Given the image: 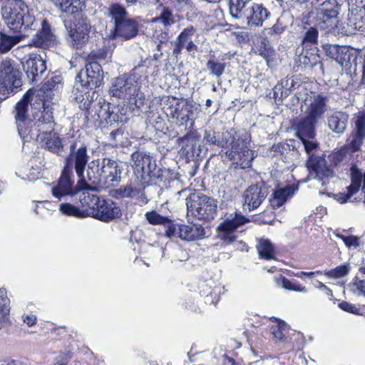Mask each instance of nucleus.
I'll use <instances>...</instances> for the list:
<instances>
[{
  "instance_id": "obj_38",
  "label": "nucleus",
  "mask_w": 365,
  "mask_h": 365,
  "mask_svg": "<svg viewBox=\"0 0 365 365\" xmlns=\"http://www.w3.org/2000/svg\"><path fill=\"white\" fill-rule=\"evenodd\" d=\"M274 282L278 287L289 291L302 293L307 292V289L305 287L297 282L289 280L281 274L274 277Z\"/></svg>"
},
{
  "instance_id": "obj_15",
  "label": "nucleus",
  "mask_w": 365,
  "mask_h": 365,
  "mask_svg": "<svg viewBox=\"0 0 365 365\" xmlns=\"http://www.w3.org/2000/svg\"><path fill=\"white\" fill-rule=\"evenodd\" d=\"M32 95H34V91L29 89L16 105V120L18 133L21 138L26 140L28 134L31 132L29 130V125L31 122L28 118L27 113Z\"/></svg>"
},
{
  "instance_id": "obj_53",
  "label": "nucleus",
  "mask_w": 365,
  "mask_h": 365,
  "mask_svg": "<svg viewBox=\"0 0 365 365\" xmlns=\"http://www.w3.org/2000/svg\"><path fill=\"white\" fill-rule=\"evenodd\" d=\"M61 81L62 78L61 76H53L47 78L46 81L43 83V88L46 91L58 89L61 84Z\"/></svg>"
},
{
  "instance_id": "obj_19",
  "label": "nucleus",
  "mask_w": 365,
  "mask_h": 365,
  "mask_svg": "<svg viewBox=\"0 0 365 365\" xmlns=\"http://www.w3.org/2000/svg\"><path fill=\"white\" fill-rule=\"evenodd\" d=\"M341 7L337 0H326L316 7V18L323 24H331L337 19Z\"/></svg>"
},
{
  "instance_id": "obj_27",
  "label": "nucleus",
  "mask_w": 365,
  "mask_h": 365,
  "mask_svg": "<svg viewBox=\"0 0 365 365\" xmlns=\"http://www.w3.org/2000/svg\"><path fill=\"white\" fill-rule=\"evenodd\" d=\"M11 31H0V53H8L24 37L21 33L11 34Z\"/></svg>"
},
{
  "instance_id": "obj_43",
  "label": "nucleus",
  "mask_w": 365,
  "mask_h": 365,
  "mask_svg": "<svg viewBox=\"0 0 365 365\" xmlns=\"http://www.w3.org/2000/svg\"><path fill=\"white\" fill-rule=\"evenodd\" d=\"M288 330L289 326L284 321H278L277 324L272 326L270 329L273 338L277 341H282Z\"/></svg>"
},
{
  "instance_id": "obj_12",
  "label": "nucleus",
  "mask_w": 365,
  "mask_h": 365,
  "mask_svg": "<svg viewBox=\"0 0 365 365\" xmlns=\"http://www.w3.org/2000/svg\"><path fill=\"white\" fill-rule=\"evenodd\" d=\"M76 14L78 16L80 15L81 17L78 19L77 24H75L74 27H73L71 21L66 20L64 21V25L71 38L72 45L78 48L83 43L88 41L91 26L90 19L86 12H83V10Z\"/></svg>"
},
{
  "instance_id": "obj_44",
  "label": "nucleus",
  "mask_w": 365,
  "mask_h": 365,
  "mask_svg": "<svg viewBox=\"0 0 365 365\" xmlns=\"http://www.w3.org/2000/svg\"><path fill=\"white\" fill-rule=\"evenodd\" d=\"M110 14L115 21V26L129 18L125 8L119 4L112 5L110 8Z\"/></svg>"
},
{
  "instance_id": "obj_45",
  "label": "nucleus",
  "mask_w": 365,
  "mask_h": 365,
  "mask_svg": "<svg viewBox=\"0 0 365 365\" xmlns=\"http://www.w3.org/2000/svg\"><path fill=\"white\" fill-rule=\"evenodd\" d=\"M99 105L101 108L100 110L93 115V120L95 121V126L101 125L103 121L106 120L110 116L108 113V104H106L105 102L102 104L101 102H100Z\"/></svg>"
},
{
  "instance_id": "obj_55",
  "label": "nucleus",
  "mask_w": 365,
  "mask_h": 365,
  "mask_svg": "<svg viewBox=\"0 0 365 365\" xmlns=\"http://www.w3.org/2000/svg\"><path fill=\"white\" fill-rule=\"evenodd\" d=\"M36 120L35 123H41L42 124H46V122L54 121L53 117L52 115V113L49 110H43L42 112H40L39 114L36 115Z\"/></svg>"
},
{
  "instance_id": "obj_42",
  "label": "nucleus",
  "mask_w": 365,
  "mask_h": 365,
  "mask_svg": "<svg viewBox=\"0 0 365 365\" xmlns=\"http://www.w3.org/2000/svg\"><path fill=\"white\" fill-rule=\"evenodd\" d=\"M175 21L173 14L168 9H164L158 17L152 19L153 24H161L165 28L170 26Z\"/></svg>"
},
{
  "instance_id": "obj_30",
  "label": "nucleus",
  "mask_w": 365,
  "mask_h": 365,
  "mask_svg": "<svg viewBox=\"0 0 365 365\" xmlns=\"http://www.w3.org/2000/svg\"><path fill=\"white\" fill-rule=\"evenodd\" d=\"M348 118V115L343 112H334L327 118L329 128L336 133H343L346 130Z\"/></svg>"
},
{
  "instance_id": "obj_47",
  "label": "nucleus",
  "mask_w": 365,
  "mask_h": 365,
  "mask_svg": "<svg viewBox=\"0 0 365 365\" xmlns=\"http://www.w3.org/2000/svg\"><path fill=\"white\" fill-rule=\"evenodd\" d=\"M145 216L148 222L153 225H166L169 221L168 217L160 215L156 211L147 212Z\"/></svg>"
},
{
  "instance_id": "obj_52",
  "label": "nucleus",
  "mask_w": 365,
  "mask_h": 365,
  "mask_svg": "<svg viewBox=\"0 0 365 365\" xmlns=\"http://www.w3.org/2000/svg\"><path fill=\"white\" fill-rule=\"evenodd\" d=\"M129 185H130L131 197L138 196L140 197L142 202L146 204L148 202V200L143 192L144 186L138 182H131Z\"/></svg>"
},
{
  "instance_id": "obj_18",
  "label": "nucleus",
  "mask_w": 365,
  "mask_h": 365,
  "mask_svg": "<svg viewBox=\"0 0 365 365\" xmlns=\"http://www.w3.org/2000/svg\"><path fill=\"white\" fill-rule=\"evenodd\" d=\"M365 138V115L359 116L355 122V128L349 135L346 144L339 155L358 151Z\"/></svg>"
},
{
  "instance_id": "obj_50",
  "label": "nucleus",
  "mask_w": 365,
  "mask_h": 365,
  "mask_svg": "<svg viewBox=\"0 0 365 365\" xmlns=\"http://www.w3.org/2000/svg\"><path fill=\"white\" fill-rule=\"evenodd\" d=\"M323 49L324 50L327 56L336 60V61H340V54L342 48H341L339 46L333 44H324L323 45ZM343 51H341V53Z\"/></svg>"
},
{
  "instance_id": "obj_59",
  "label": "nucleus",
  "mask_w": 365,
  "mask_h": 365,
  "mask_svg": "<svg viewBox=\"0 0 365 365\" xmlns=\"http://www.w3.org/2000/svg\"><path fill=\"white\" fill-rule=\"evenodd\" d=\"M116 197H131V190L130 185H126L125 187H120L115 190Z\"/></svg>"
},
{
  "instance_id": "obj_5",
  "label": "nucleus",
  "mask_w": 365,
  "mask_h": 365,
  "mask_svg": "<svg viewBox=\"0 0 365 365\" xmlns=\"http://www.w3.org/2000/svg\"><path fill=\"white\" fill-rule=\"evenodd\" d=\"M93 191L115 186L121 180L118 163L110 159L93 160Z\"/></svg>"
},
{
  "instance_id": "obj_37",
  "label": "nucleus",
  "mask_w": 365,
  "mask_h": 365,
  "mask_svg": "<svg viewBox=\"0 0 365 365\" xmlns=\"http://www.w3.org/2000/svg\"><path fill=\"white\" fill-rule=\"evenodd\" d=\"M259 257L267 260L274 258L275 250L273 245L267 239L261 238L256 245Z\"/></svg>"
},
{
  "instance_id": "obj_17",
  "label": "nucleus",
  "mask_w": 365,
  "mask_h": 365,
  "mask_svg": "<svg viewBox=\"0 0 365 365\" xmlns=\"http://www.w3.org/2000/svg\"><path fill=\"white\" fill-rule=\"evenodd\" d=\"M328 98L320 94H312L305 98L301 110L307 115L318 120L328 110Z\"/></svg>"
},
{
  "instance_id": "obj_13",
  "label": "nucleus",
  "mask_w": 365,
  "mask_h": 365,
  "mask_svg": "<svg viewBox=\"0 0 365 365\" xmlns=\"http://www.w3.org/2000/svg\"><path fill=\"white\" fill-rule=\"evenodd\" d=\"M91 66V62L86 63V68L80 71L76 77V100L79 103V108L85 110L90 113L89 110L91 107V98L90 96V83L91 76H89L88 66Z\"/></svg>"
},
{
  "instance_id": "obj_61",
  "label": "nucleus",
  "mask_w": 365,
  "mask_h": 365,
  "mask_svg": "<svg viewBox=\"0 0 365 365\" xmlns=\"http://www.w3.org/2000/svg\"><path fill=\"white\" fill-rule=\"evenodd\" d=\"M125 1L128 4H131V5H135L137 3H139L140 4L147 5V6L155 5L158 1V0H125Z\"/></svg>"
},
{
  "instance_id": "obj_64",
  "label": "nucleus",
  "mask_w": 365,
  "mask_h": 365,
  "mask_svg": "<svg viewBox=\"0 0 365 365\" xmlns=\"http://www.w3.org/2000/svg\"><path fill=\"white\" fill-rule=\"evenodd\" d=\"M354 285L365 296V280L356 279Z\"/></svg>"
},
{
  "instance_id": "obj_60",
  "label": "nucleus",
  "mask_w": 365,
  "mask_h": 365,
  "mask_svg": "<svg viewBox=\"0 0 365 365\" xmlns=\"http://www.w3.org/2000/svg\"><path fill=\"white\" fill-rule=\"evenodd\" d=\"M345 245L348 247H358L361 245L360 237L354 235L347 236Z\"/></svg>"
},
{
  "instance_id": "obj_2",
  "label": "nucleus",
  "mask_w": 365,
  "mask_h": 365,
  "mask_svg": "<svg viewBox=\"0 0 365 365\" xmlns=\"http://www.w3.org/2000/svg\"><path fill=\"white\" fill-rule=\"evenodd\" d=\"M249 144L248 136L239 133L235 129L221 133L220 148L228 149L227 155L242 169L250 168L254 159V153L250 149Z\"/></svg>"
},
{
  "instance_id": "obj_29",
  "label": "nucleus",
  "mask_w": 365,
  "mask_h": 365,
  "mask_svg": "<svg viewBox=\"0 0 365 365\" xmlns=\"http://www.w3.org/2000/svg\"><path fill=\"white\" fill-rule=\"evenodd\" d=\"M110 58V52L108 49L103 48L100 50L97 53L93 55V59L97 58L100 60L106 61L107 58ZM93 73L96 74L93 75V83H95L96 88H98L103 82V72L101 68V66L94 61L93 60Z\"/></svg>"
},
{
  "instance_id": "obj_41",
  "label": "nucleus",
  "mask_w": 365,
  "mask_h": 365,
  "mask_svg": "<svg viewBox=\"0 0 365 365\" xmlns=\"http://www.w3.org/2000/svg\"><path fill=\"white\" fill-rule=\"evenodd\" d=\"M41 143H43L46 148L56 154H59L63 150V145L59 137L55 133H52L41 138L39 140Z\"/></svg>"
},
{
  "instance_id": "obj_56",
  "label": "nucleus",
  "mask_w": 365,
  "mask_h": 365,
  "mask_svg": "<svg viewBox=\"0 0 365 365\" xmlns=\"http://www.w3.org/2000/svg\"><path fill=\"white\" fill-rule=\"evenodd\" d=\"M284 31V26L280 23L279 19H277L276 24L272 27L264 29V33L272 35L273 34H282Z\"/></svg>"
},
{
  "instance_id": "obj_21",
  "label": "nucleus",
  "mask_w": 365,
  "mask_h": 365,
  "mask_svg": "<svg viewBox=\"0 0 365 365\" xmlns=\"http://www.w3.org/2000/svg\"><path fill=\"white\" fill-rule=\"evenodd\" d=\"M269 16V11L262 4H252L240 19L248 26L256 27L262 26Z\"/></svg>"
},
{
  "instance_id": "obj_22",
  "label": "nucleus",
  "mask_w": 365,
  "mask_h": 365,
  "mask_svg": "<svg viewBox=\"0 0 365 365\" xmlns=\"http://www.w3.org/2000/svg\"><path fill=\"white\" fill-rule=\"evenodd\" d=\"M138 31V24L133 19L128 18L116 24L114 29V37H121L124 39H130L135 37Z\"/></svg>"
},
{
  "instance_id": "obj_6",
  "label": "nucleus",
  "mask_w": 365,
  "mask_h": 365,
  "mask_svg": "<svg viewBox=\"0 0 365 365\" xmlns=\"http://www.w3.org/2000/svg\"><path fill=\"white\" fill-rule=\"evenodd\" d=\"M22 86L21 72L19 64L9 58L0 61V95L7 98Z\"/></svg>"
},
{
  "instance_id": "obj_62",
  "label": "nucleus",
  "mask_w": 365,
  "mask_h": 365,
  "mask_svg": "<svg viewBox=\"0 0 365 365\" xmlns=\"http://www.w3.org/2000/svg\"><path fill=\"white\" fill-rule=\"evenodd\" d=\"M180 10L185 11L191 7V0H173Z\"/></svg>"
},
{
  "instance_id": "obj_48",
  "label": "nucleus",
  "mask_w": 365,
  "mask_h": 365,
  "mask_svg": "<svg viewBox=\"0 0 365 365\" xmlns=\"http://www.w3.org/2000/svg\"><path fill=\"white\" fill-rule=\"evenodd\" d=\"M318 30L314 27H310L304 34L302 39V46L307 47L309 46L317 43Z\"/></svg>"
},
{
  "instance_id": "obj_16",
  "label": "nucleus",
  "mask_w": 365,
  "mask_h": 365,
  "mask_svg": "<svg viewBox=\"0 0 365 365\" xmlns=\"http://www.w3.org/2000/svg\"><path fill=\"white\" fill-rule=\"evenodd\" d=\"M350 178L351 184L347 187V192H339L334 195V198L341 204L346 203L347 202H354L356 200V198L351 199L352 196L356 194L361 186L362 192L364 193V201L365 203V172L362 173L356 165L351 166L350 168Z\"/></svg>"
},
{
  "instance_id": "obj_40",
  "label": "nucleus",
  "mask_w": 365,
  "mask_h": 365,
  "mask_svg": "<svg viewBox=\"0 0 365 365\" xmlns=\"http://www.w3.org/2000/svg\"><path fill=\"white\" fill-rule=\"evenodd\" d=\"M252 0H230V12L232 17L240 19L249 9Z\"/></svg>"
},
{
  "instance_id": "obj_39",
  "label": "nucleus",
  "mask_w": 365,
  "mask_h": 365,
  "mask_svg": "<svg viewBox=\"0 0 365 365\" xmlns=\"http://www.w3.org/2000/svg\"><path fill=\"white\" fill-rule=\"evenodd\" d=\"M226 66L225 63L219 62L215 56H210L206 63L210 75L217 78L219 85L221 83L220 78L225 70Z\"/></svg>"
},
{
  "instance_id": "obj_7",
  "label": "nucleus",
  "mask_w": 365,
  "mask_h": 365,
  "mask_svg": "<svg viewBox=\"0 0 365 365\" xmlns=\"http://www.w3.org/2000/svg\"><path fill=\"white\" fill-rule=\"evenodd\" d=\"M186 205L188 214L199 220L210 221L217 214V200L205 195H190L186 199Z\"/></svg>"
},
{
  "instance_id": "obj_9",
  "label": "nucleus",
  "mask_w": 365,
  "mask_h": 365,
  "mask_svg": "<svg viewBox=\"0 0 365 365\" xmlns=\"http://www.w3.org/2000/svg\"><path fill=\"white\" fill-rule=\"evenodd\" d=\"M249 222L250 219L240 212L226 214L217 226V237L227 245L232 244L237 239L235 230Z\"/></svg>"
},
{
  "instance_id": "obj_33",
  "label": "nucleus",
  "mask_w": 365,
  "mask_h": 365,
  "mask_svg": "<svg viewBox=\"0 0 365 365\" xmlns=\"http://www.w3.org/2000/svg\"><path fill=\"white\" fill-rule=\"evenodd\" d=\"M185 99L177 98L173 96H167L163 101V109L165 113L170 118L175 119L180 114L181 104L185 103Z\"/></svg>"
},
{
  "instance_id": "obj_49",
  "label": "nucleus",
  "mask_w": 365,
  "mask_h": 365,
  "mask_svg": "<svg viewBox=\"0 0 365 365\" xmlns=\"http://www.w3.org/2000/svg\"><path fill=\"white\" fill-rule=\"evenodd\" d=\"M203 140L209 145H221V133L212 130H205Z\"/></svg>"
},
{
  "instance_id": "obj_31",
  "label": "nucleus",
  "mask_w": 365,
  "mask_h": 365,
  "mask_svg": "<svg viewBox=\"0 0 365 365\" xmlns=\"http://www.w3.org/2000/svg\"><path fill=\"white\" fill-rule=\"evenodd\" d=\"M59 9L66 14H76L85 9L86 0H51Z\"/></svg>"
},
{
  "instance_id": "obj_36",
  "label": "nucleus",
  "mask_w": 365,
  "mask_h": 365,
  "mask_svg": "<svg viewBox=\"0 0 365 365\" xmlns=\"http://www.w3.org/2000/svg\"><path fill=\"white\" fill-rule=\"evenodd\" d=\"M81 206L83 207L82 210H79L71 203H62L60 205L59 210L62 213L69 216H74L81 218L91 217V203L88 207L83 206L82 204Z\"/></svg>"
},
{
  "instance_id": "obj_8",
  "label": "nucleus",
  "mask_w": 365,
  "mask_h": 365,
  "mask_svg": "<svg viewBox=\"0 0 365 365\" xmlns=\"http://www.w3.org/2000/svg\"><path fill=\"white\" fill-rule=\"evenodd\" d=\"M313 138L300 139L304 145L307 153L309 155L307 161V166L315 173L314 179L322 185H326L329 180L334 177V172L327 165L324 158L315 157L312 155L317 148V143L312 140Z\"/></svg>"
},
{
  "instance_id": "obj_24",
  "label": "nucleus",
  "mask_w": 365,
  "mask_h": 365,
  "mask_svg": "<svg viewBox=\"0 0 365 365\" xmlns=\"http://www.w3.org/2000/svg\"><path fill=\"white\" fill-rule=\"evenodd\" d=\"M347 25L353 30L365 31V6L349 10Z\"/></svg>"
},
{
  "instance_id": "obj_58",
  "label": "nucleus",
  "mask_w": 365,
  "mask_h": 365,
  "mask_svg": "<svg viewBox=\"0 0 365 365\" xmlns=\"http://www.w3.org/2000/svg\"><path fill=\"white\" fill-rule=\"evenodd\" d=\"M329 32L331 34H333L334 35H339V34H346L348 32L346 27L343 26L341 23H340L339 21H336V24L334 27H331Z\"/></svg>"
},
{
  "instance_id": "obj_46",
  "label": "nucleus",
  "mask_w": 365,
  "mask_h": 365,
  "mask_svg": "<svg viewBox=\"0 0 365 365\" xmlns=\"http://www.w3.org/2000/svg\"><path fill=\"white\" fill-rule=\"evenodd\" d=\"M10 300L7 297L6 289L0 288V318H6L9 314Z\"/></svg>"
},
{
  "instance_id": "obj_11",
  "label": "nucleus",
  "mask_w": 365,
  "mask_h": 365,
  "mask_svg": "<svg viewBox=\"0 0 365 365\" xmlns=\"http://www.w3.org/2000/svg\"><path fill=\"white\" fill-rule=\"evenodd\" d=\"M46 57L44 52H34L24 57L22 66L31 83H37L43 78L47 71Z\"/></svg>"
},
{
  "instance_id": "obj_34",
  "label": "nucleus",
  "mask_w": 365,
  "mask_h": 365,
  "mask_svg": "<svg viewBox=\"0 0 365 365\" xmlns=\"http://www.w3.org/2000/svg\"><path fill=\"white\" fill-rule=\"evenodd\" d=\"M180 114L178 115L176 123L182 125H186L187 122L192 120L194 118V110L197 109V106L192 101L185 100V103L181 104Z\"/></svg>"
},
{
  "instance_id": "obj_10",
  "label": "nucleus",
  "mask_w": 365,
  "mask_h": 365,
  "mask_svg": "<svg viewBox=\"0 0 365 365\" xmlns=\"http://www.w3.org/2000/svg\"><path fill=\"white\" fill-rule=\"evenodd\" d=\"M30 29L36 31L29 44L30 46L48 49L56 44V36L46 19L42 16L36 18Z\"/></svg>"
},
{
  "instance_id": "obj_35",
  "label": "nucleus",
  "mask_w": 365,
  "mask_h": 365,
  "mask_svg": "<svg viewBox=\"0 0 365 365\" xmlns=\"http://www.w3.org/2000/svg\"><path fill=\"white\" fill-rule=\"evenodd\" d=\"M132 160L133 166L138 170H141L143 173H149L151 171V157L146 153L137 151L132 154Z\"/></svg>"
},
{
  "instance_id": "obj_63",
  "label": "nucleus",
  "mask_w": 365,
  "mask_h": 365,
  "mask_svg": "<svg viewBox=\"0 0 365 365\" xmlns=\"http://www.w3.org/2000/svg\"><path fill=\"white\" fill-rule=\"evenodd\" d=\"M220 299V297L218 293L214 291V292H211L210 294L207 295L205 297V301L207 303L210 304H216Z\"/></svg>"
},
{
  "instance_id": "obj_28",
  "label": "nucleus",
  "mask_w": 365,
  "mask_h": 365,
  "mask_svg": "<svg viewBox=\"0 0 365 365\" xmlns=\"http://www.w3.org/2000/svg\"><path fill=\"white\" fill-rule=\"evenodd\" d=\"M54 121L49 120L46 122V124L34 123V126H31V123L29 125V130H30L31 132L28 134L27 140H24L28 141L30 139L36 138L37 140H39L41 138H44L46 135L52 133L54 130Z\"/></svg>"
},
{
  "instance_id": "obj_51",
  "label": "nucleus",
  "mask_w": 365,
  "mask_h": 365,
  "mask_svg": "<svg viewBox=\"0 0 365 365\" xmlns=\"http://www.w3.org/2000/svg\"><path fill=\"white\" fill-rule=\"evenodd\" d=\"M349 272V266L340 265L337 267L324 272V274L329 277L340 278L347 275Z\"/></svg>"
},
{
  "instance_id": "obj_20",
  "label": "nucleus",
  "mask_w": 365,
  "mask_h": 365,
  "mask_svg": "<svg viewBox=\"0 0 365 365\" xmlns=\"http://www.w3.org/2000/svg\"><path fill=\"white\" fill-rule=\"evenodd\" d=\"M267 189L262 185H251L244 192V210L257 209L267 196Z\"/></svg>"
},
{
  "instance_id": "obj_26",
  "label": "nucleus",
  "mask_w": 365,
  "mask_h": 365,
  "mask_svg": "<svg viewBox=\"0 0 365 365\" xmlns=\"http://www.w3.org/2000/svg\"><path fill=\"white\" fill-rule=\"evenodd\" d=\"M297 189V185H292L276 190L272 194V197L269 200L271 206L273 208L281 207L288 198L295 193Z\"/></svg>"
},
{
  "instance_id": "obj_14",
  "label": "nucleus",
  "mask_w": 365,
  "mask_h": 365,
  "mask_svg": "<svg viewBox=\"0 0 365 365\" xmlns=\"http://www.w3.org/2000/svg\"><path fill=\"white\" fill-rule=\"evenodd\" d=\"M93 217L103 222H109L122 216L118 206L110 200L93 194Z\"/></svg>"
},
{
  "instance_id": "obj_4",
  "label": "nucleus",
  "mask_w": 365,
  "mask_h": 365,
  "mask_svg": "<svg viewBox=\"0 0 365 365\" xmlns=\"http://www.w3.org/2000/svg\"><path fill=\"white\" fill-rule=\"evenodd\" d=\"M137 69L135 66L128 77L123 76L115 78L110 91L113 96L127 99L139 108L143 105L144 96L139 93L141 76L137 73Z\"/></svg>"
},
{
  "instance_id": "obj_54",
  "label": "nucleus",
  "mask_w": 365,
  "mask_h": 365,
  "mask_svg": "<svg viewBox=\"0 0 365 365\" xmlns=\"http://www.w3.org/2000/svg\"><path fill=\"white\" fill-rule=\"evenodd\" d=\"M166 225L167 227L165 230V235L170 238L179 237V230L180 228V225L173 224L170 219Z\"/></svg>"
},
{
  "instance_id": "obj_1",
  "label": "nucleus",
  "mask_w": 365,
  "mask_h": 365,
  "mask_svg": "<svg viewBox=\"0 0 365 365\" xmlns=\"http://www.w3.org/2000/svg\"><path fill=\"white\" fill-rule=\"evenodd\" d=\"M75 149L76 143H73L70 146L71 153L66 158V165L58 183L52 188V194L58 200H61L66 195L74 196L79 194L81 204L88 207L91 203V186L87 182V180H90L91 178L88 170L86 178L84 170L88 156L86 147H80L76 152Z\"/></svg>"
},
{
  "instance_id": "obj_23",
  "label": "nucleus",
  "mask_w": 365,
  "mask_h": 365,
  "mask_svg": "<svg viewBox=\"0 0 365 365\" xmlns=\"http://www.w3.org/2000/svg\"><path fill=\"white\" fill-rule=\"evenodd\" d=\"M205 229L199 224L180 225L179 238L185 241H195L204 237Z\"/></svg>"
},
{
  "instance_id": "obj_3",
  "label": "nucleus",
  "mask_w": 365,
  "mask_h": 365,
  "mask_svg": "<svg viewBox=\"0 0 365 365\" xmlns=\"http://www.w3.org/2000/svg\"><path fill=\"white\" fill-rule=\"evenodd\" d=\"M2 15L9 29L14 33L29 30L36 19L22 0H9L2 8Z\"/></svg>"
},
{
  "instance_id": "obj_57",
  "label": "nucleus",
  "mask_w": 365,
  "mask_h": 365,
  "mask_svg": "<svg viewBox=\"0 0 365 365\" xmlns=\"http://www.w3.org/2000/svg\"><path fill=\"white\" fill-rule=\"evenodd\" d=\"M339 307L344 311L351 314H359V309L353 304L347 302H342L339 304Z\"/></svg>"
},
{
  "instance_id": "obj_32",
  "label": "nucleus",
  "mask_w": 365,
  "mask_h": 365,
  "mask_svg": "<svg viewBox=\"0 0 365 365\" xmlns=\"http://www.w3.org/2000/svg\"><path fill=\"white\" fill-rule=\"evenodd\" d=\"M195 33L196 29L190 25L180 33L176 38V41L180 43L181 46H184L188 52L196 51L197 47L192 41V36Z\"/></svg>"
},
{
  "instance_id": "obj_25",
  "label": "nucleus",
  "mask_w": 365,
  "mask_h": 365,
  "mask_svg": "<svg viewBox=\"0 0 365 365\" xmlns=\"http://www.w3.org/2000/svg\"><path fill=\"white\" fill-rule=\"evenodd\" d=\"M317 120L308 115L302 118L296 124L297 135L300 139L314 138L315 135V125Z\"/></svg>"
}]
</instances>
